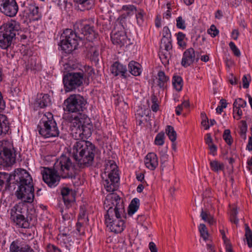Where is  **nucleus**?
<instances>
[{"label":"nucleus","instance_id":"obj_1","mask_svg":"<svg viewBox=\"0 0 252 252\" xmlns=\"http://www.w3.org/2000/svg\"><path fill=\"white\" fill-rule=\"evenodd\" d=\"M87 100L80 94H71L63 104L65 111L74 113L71 117L70 130L76 139L87 138L92 134L93 126L88 117L83 112L86 109Z\"/></svg>","mask_w":252,"mask_h":252},{"label":"nucleus","instance_id":"obj_2","mask_svg":"<svg viewBox=\"0 0 252 252\" xmlns=\"http://www.w3.org/2000/svg\"><path fill=\"white\" fill-rule=\"evenodd\" d=\"M104 206L108 208L105 215L107 227L115 233H121L125 227V221L122 219L125 212L123 200L117 194L110 193L106 197Z\"/></svg>","mask_w":252,"mask_h":252},{"label":"nucleus","instance_id":"obj_3","mask_svg":"<svg viewBox=\"0 0 252 252\" xmlns=\"http://www.w3.org/2000/svg\"><path fill=\"white\" fill-rule=\"evenodd\" d=\"M70 153L79 169H84L93 164L95 146L89 141H76L70 149Z\"/></svg>","mask_w":252,"mask_h":252},{"label":"nucleus","instance_id":"obj_4","mask_svg":"<svg viewBox=\"0 0 252 252\" xmlns=\"http://www.w3.org/2000/svg\"><path fill=\"white\" fill-rule=\"evenodd\" d=\"M13 183L18 185V189L15 192L17 199L24 202L31 203L34 197L32 179L26 170H22L12 174Z\"/></svg>","mask_w":252,"mask_h":252},{"label":"nucleus","instance_id":"obj_5","mask_svg":"<svg viewBox=\"0 0 252 252\" xmlns=\"http://www.w3.org/2000/svg\"><path fill=\"white\" fill-rule=\"evenodd\" d=\"M21 31L19 22L11 20L0 27V47L7 50L11 47L16 34Z\"/></svg>","mask_w":252,"mask_h":252},{"label":"nucleus","instance_id":"obj_6","mask_svg":"<svg viewBox=\"0 0 252 252\" xmlns=\"http://www.w3.org/2000/svg\"><path fill=\"white\" fill-rule=\"evenodd\" d=\"M79 32L75 31L74 25L73 30L67 29L64 31L62 35L63 39L60 42V46L62 50L66 53H70L77 49L78 46L81 44L83 46V34L79 35Z\"/></svg>","mask_w":252,"mask_h":252},{"label":"nucleus","instance_id":"obj_7","mask_svg":"<svg viewBox=\"0 0 252 252\" xmlns=\"http://www.w3.org/2000/svg\"><path fill=\"white\" fill-rule=\"evenodd\" d=\"M54 167L63 178H72V170H79L77 164H73L69 157L62 155L54 163Z\"/></svg>","mask_w":252,"mask_h":252},{"label":"nucleus","instance_id":"obj_8","mask_svg":"<svg viewBox=\"0 0 252 252\" xmlns=\"http://www.w3.org/2000/svg\"><path fill=\"white\" fill-rule=\"evenodd\" d=\"M37 130L39 133L45 138L57 137L59 135L57 123L53 116L43 118L37 126Z\"/></svg>","mask_w":252,"mask_h":252},{"label":"nucleus","instance_id":"obj_9","mask_svg":"<svg viewBox=\"0 0 252 252\" xmlns=\"http://www.w3.org/2000/svg\"><path fill=\"white\" fill-rule=\"evenodd\" d=\"M75 31L83 34V41L86 38L89 41H93L97 37V34L94 30V22L87 20H79L74 24Z\"/></svg>","mask_w":252,"mask_h":252},{"label":"nucleus","instance_id":"obj_10","mask_svg":"<svg viewBox=\"0 0 252 252\" xmlns=\"http://www.w3.org/2000/svg\"><path fill=\"white\" fill-rule=\"evenodd\" d=\"M106 170L109 172L108 175V179L104 181V186L108 192H113L117 190L118 183L120 180L118 173V167L115 162L113 160L109 161Z\"/></svg>","mask_w":252,"mask_h":252},{"label":"nucleus","instance_id":"obj_11","mask_svg":"<svg viewBox=\"0 0 252 252\" xmlns=\"http://www.w3.org/2000/svg\"><path fill=\"white\" fill-rule=\"evenodd\" d=\"M84 73L82 70L79 71L67 72L63 77V83L66 92L72 91L83 84Z\"/></svg>","mask_w":252,"mask_h":252},{"label":"nucleus","instance_id":"obj_12","mask_svg":"<svg viewBox=\"0 0 252 252\" xmlns=\"http://www.w3.org/2000/svg\"><path fill=\"white\" fill-rule=\"evenodd\" d=\"M41 174L44 182L51 188L57 186L60 180V174H58V171L54 167L53 169L49 167H43Z\"/></svg>","mask_w":252,"mask_h":252},{"label":"nucleus","instance_id":"obj_13","mask_svg":"<svg viewBox=\"0 0 252 252\" xmlns=\"http://www.w3.org/2000/svg\"><path fill=\"white\" fill-rule=\"evenodd\" d=\"M0 11L7 16L13 17L18 11V6L15 0H0Z\"/></svg>","mask_w":252,"mask_h":252},{"label":"nucleus","instance_id":"obj_14","mask_svg":"<svg viewBox=\"0 0 252 252\" xmlns=\"http://www.w3.org/2000/svg\"><path fill=\"white\" fill-rule=\"evenodd\" d=\"M199 59V53L196 52V56L194 49L189 48L184 52L181 64L184 67H187L192 64L195 60L197 62Z\"/></svg>","mask_w":252,"mask_h":252},{"label":"nucleus","instance_id":"obj_15","mask_svg":"<svg viewBox=\"0 0 252 252\" xmlns=\"http://www.w3.org/2000/svg\"><path fill=\"white\" fill-rule=\"evenodd\" d=\"M61 194L66 208H69L74 204L76 193L72 190L67 188H63L61 189Z\"/></svg>","mask_w":252,"mask_h":252},{"label":"nucleus","instance_id":"obj_16","mask_svg":"<svg viewBox=\"0 0 252 252\" xmlns=\"http://www.w3.org/2000/svg\"><path fill=\"white\" fill-rule=\"evenodd\" d=\"M144 164L146 167L154 170L158 165V158L154 153H149L145 157Z\"/></svg>","mask_w":252,"mask_h":252},{"label":"nucleus","instance_id":"obj_17","mask_svg":"<svg viewBox=\"0 0 252 252\" xmlns=\"http://www.w3.org/2000/svg\"><path fill=\"white\" fill-rule=\"evenodd\" d=\"M10 252H34L29 245L20 246L19 241H13L10 246Z\"/></svg>","mask_w":252,"mask_h":252},{"label":"nucleus","instance_id":"obj_18","mask_svg":"<svg viewBox=\"0 0 252 252\" xmlns=\"http://www.w3.org/2000/svg\"><path fill=\"white\" fill-rule=\"evenodd\" d=\"M110 70L112 74L115 76L119 75L126 77L125 74L126 72V68L125 65H123L118 62H115L111 66Z\"/></svg>","mask_w":252,"mask_h":252},{"label":"nucleus","instance_id":"obj_19","mask_svg":"<svg viewBox=\"0 0 252 252\" xmlns=\"http://www.w3.org/2000/svg\"><path fill=\"white\" fill-rule=\"evenodd\" d=\"M10 219L16 223V225L21 228H28L30 223L28 220L23 215L15 216Z\"/></svg>","mask_w":252,"mask_h":252},{"label":"nucleus","instance_id":"obj_20","mask_svg":"<svg viewBox=\"0 0 252 252\" xmlns=\"http://www.w3.org/2000/svg\"><path fill=\"white\" fill-rule=\"evenodd\" d=\"M36 104L41 108L47 107L51 103V98L48 94H39L36 101Z\"/></svg>","mask_w":252,"mask_h":252},{"label":"nucleus","instance_id":"obj_21","mask_svg":"<svg viewBox=\"0 0 252 252\" xmlns=\"http://www.w3.org/2000/svg\"><path fill=\"white\" fill-rule=\"evenodd\" d=\"M29 16L31 17L33 21L40 19L41 14L39 11V8L34 3H31L28 6Z\"/></svg>","mask_w":252,"mask_h":252},{"label":"nucleus","instance_id":"obj_22","mask_svg":"<svg viewBox=\"0 0 252 252\" xmlns=\"http://www.w3.org/2000/svg\"><path fill=\"white\" fill-rule=\"evenodd\" d=\"M9 129V122L6 116L0 114V135L6 134Z\"/></svg>","mask_w":252,"mask_h":252},{"label":"nucleus","instance_id":"obj_23","mask_svg":"<svg viewBox=\"0 0 252 252\" xmlns=\"http://www.w3.org/2000/svg\"><path fill=\"white\" fill-rule=\"evenodd\" d=\"M158 85L160 88L164 89L166 87L167 83L169 81V77L166 76L163 71H159L158 73Z\"/></svg>","mask_w":252,"mask_h":252},{"label":"nucleus","instance_id":"obj_24","mask_svg":"<svg viewBox=\"0 0 252 252\" xmlns=\"http://www.w3.org/2000/svg\"><path fill=\"white\" fill-rule=\"evenodd\" d=\"M140 67V64L134 61H131L128 64L129 71L134 76L140 75L141 72Z\"/></svg>","mask_w":252,"mask_h":252},{"label":"nucleus","instance_id":"obj_25","mask_svg":"<svg viewBox=\"0 0 252 252\" xmlns=\"http://www.w3.org/2000/svg\"><path fill=\"white\" fill-rule=\"evenodd\" d=\"M140 206V200L137 198H133L130 202L128 208V214L129 216L133 215L139 209Z\"/></svg>","mask_w":252,"mask_h":252},{"label":"nucleus","instance_id":"obj_26","mask_svg":"<svg viewBox=\"0 0 252 252\" xmlns=\"http://www.w3.org/2000/svg\"><path fill=\"white\" fill-rule=\"evenodd\" d=\"M73 1L80 5L79 8L81 11L90 9L93 4L92 0H73Z\"/></svg>","mask_w":252,"mask_h":252},{"label":"nucleus","instance_id":"obj_27","mask_svg":"<svg viewBox=\"0 0 252 252\" xmlns=\"http://www.w3.org/2000/svg\"><path fill=\"white\" fill-rule=\"evenodd\" d=\"M12 181V174H9L5 172L0 173V191L1 190L4 183H6L7 185H9Z\"/></svg>","mask_w":252,"mask_h":252},{"label":"nucleus","instance_id":"obj_28","mask_svg":"<svg viewBox=\"0 0 252 252\" xmlns=\"http://www.w3.org/2000/svg\"><path fill=\"white\" fill-rule=\"evenodd\" d=\"M126 36L122 35L120 33H116L111 35V39L114 44H118L120 46L124 45Z\"/></svg>","mask_w":252,"mask_h":252},{"label":"nucleus","instance_id":"obj_29","mask_svg":"<svg viewBox=\"0 0 252 252\" xmlns=\"http://www.w3.org/2000/svg\"><path fill=\"white\" fill-rule=\"evenodd\" d=\"M160 49H163L165 51H172V45L171 38H162L160 45Z\"/></svg>","mask_w":252,"mask_h":252},{"label":"nucleus","instance_id":"obj_30","mask_svg":"<svg viewBox=\"0 0 252 252\" xmlns=\"http://www.w3.org/2000/svg\"><path fill=\"white\" fill-rule=\"evenodd\" d=\"M210 166L212 171L215 172H218L220 171H223L224 169V164L219 162L217 160L210 161Z\"/></svg>","mask_w":252,"mask_h":252},{"label":"nucleus","instance_id":"obj_31","mask_svg":"<svg viewBox=\"0 0 252 252\" xmlns=\"http://www.w3.org/2000/svg\"><path fill=\"white\" fill-rule=\"evenodd\" d=\"M25 202L22 201V202L19 203L18 204L15 205L13 208L11 210V217H14L15 216L23 215L24 211L22 206Z\"/></svg>","mask_w":252,"mask_h":252},{"label":"nucleus","instance_id":"obj_32","mask_svg":"<svg viewBox=\"0 0 252 252\" xmlns=\"http://www.w3.org/2000/svg\"><path fill=\"white\" fill-rule=\"evenodd\" d=\"M165 132L169 139L174 142L176 141L177 138V133L174 130V127L171 126H167L165 128Z\"/></svg>","mask_w":252,"mask_h":252},{"label":"nucleus","instance_id":"obj_33","mask_svg":"<svg viewBox=\"0 0 252 252\" xmlns=\"http://www.w3.org/2000/svg\"><path fill=\"white\" fill-rule=\"evenodd\" d=\"M200 216L203 220L205 221L208 222L211 225L213 224L215 222L214 218L207 211H204L202 209Z\"/></svg>","mask_w":252,"mask_h":252},{"label":"nucleus","instance_id":"obj_34","mask_svg":"<svg viewBox=\"0 0 252 252\" xmlns=\"http://www.w3.org/2000/svg\"><path fill=\"white\" fill-rule=\"evenodd\" d=\"M245 238L248 247L252 248V231L248 224H245Z\"/></svg>","mask_w":252,"mask_h":252},{"label":"nucleus","instance_id":"obj_35","mask_svg":"<svg viewBox=\"0 0 252 252\" xmlns=\"http://www.w3.org/2000/svg\"><path fill=\"white\" fill-rule=\"evenodd\" d=\"M172 84L177 91H180L183 87L182 78L180 76H174L172 80Z\"/></svg>","mask_w":252,"mask_h":252},{"label":"nucleus","instance_id":"obj_36","mask_svg":"<svg viewBox=\"0 0 252 252\" xmlns=\"http://www.w3.org/2000/svg\"><path fill=\"white\" fill-rule=\"evenodd\" d=\"M159 58L162 62V63L164 64H168L169 61L171 58L170 51V52H163L161 51L159 54Z\"/></svg>","mask_w":252,"mask_h":252},{"label":"nucleus","instance_id":"obj_37","mask_svg":"<svg viewBox=\"0 0 252 252\" xmlns=\"http://www.w3.org/2000/svg\"><path fill=\"white\" fill-rule=\"evenodd\" d=\"M165 134L163 132L158 133L156 136L155 144L158 146H162L164 143Z\"/></svg>","mask_w":252,"mask_h":252},{"label":"nucleus","instance_id":"obj_38","mask_svg":"<svg viewBox=\"0 0 252 252\" xmlns=\"http://www.w3.org/2000/svg\"><path fill=\"white\" fill-rule=\"evenodd\" d=\"M199 231L200 233V236L203 238L204 240L208 239L209 233L206 225L203 223L200 224L199 226Z\"/></svg>","mask_w":252,"mask_h":252},{"label":"nucleus","instance_id":"obj_39","mask_svg":"<svg viewBox=\"0 0 252 252\" xmlns=\"http://www.w3.org/2000/svg\"><path fill=\"white\" fill-rule=\"evenodd\" d=\"M78 220L85 222H87L89 220L86 214V210L83 206H81L80 208V212L78 216Z\"/></svg>","mask_w":252,"mask_h":252},{"label":"nucleus","instance_id":"obj_40","mask_svg":"<svg viewBox=\"0 0 252 252\" xmlns=\"http://www.w3.org/2000/svg\"><path fill=\"white\" fill-rule=\"evenodd\" d=\"M230 133V130L227 129L224 130L223 134V138L228 145H231L233 142Z\"/></svg>","mask_w":252,"mask_h":252},{"label":"nucleus","instance_id":"obj_41","mask_svg":"<svg viewBox=\"0 0 252 252\" xmlns=\"http://www.w3.org/2000/svg\"><path fill=\"white\" fill-rule=\"evenodd\" d=\"M185 37V34L182 32H179L177 33V39L178 41V45L182 47H185L186 46V43L184 41V39Z\"/></svg>","mask_w":252,"mask_h":252},{"label":"nucleus","instance_id":"obj_42","mask_svg":"<svg viewBox=\"0 0 252 252\" xmlns=\"http://www.w3.org/2000/svg\"><path fill=\"white\" fill-rule=\"evenodd\" d=\"M233 105L235 107L237 106L238 108H244L247 105V102L242 98H238L235 100Z\"/></svg>","mask_w":252,"mask_h":252},{"label":"nucleus","instance_id":"obj_43","mask_svg":"<svg viewBox=\"0 0 252 252\" xmlns=\"http://www.w3.org/2000/svg\"><path fill=\"white\" fill-rule=\"evenodd\" d=\"M237 214L238 212L236 209L233 208L231 210L230 214V220L232 222H233L235 224L238 223L239 221V220L237 218Z\"/></svg>","mask_w":252,"mask_h":252},{"label":"nucleus","instance_id":"obj_44","mask_svg":"<svg viewBox=\"0 0 252 252\" xmlns=\"http://www.w3.org/2000/svg\"><path fill=\"white\" fill-rule=\"evenodd\" d=\"M176 26L180 29L185 30L186 29L185 21L182 17L179 16L176 19Z\"/></svg>","mask_w":252,"mask_h":252},{"label":"nucleus","instance_id":"obj_45","mask_svg":"<svg viewBox=\"0 0 252 252\" xmlns=\"http://www.w3.org/2000/svg\"><path fill=\"white\" fill-rule=\"evenodd\" d=\"M251 80V77L250 74L244 75L242 78L243 87L244 88H248L250 82Z\"/></svg>","mask_w":252,"mask_h":252},{"label":"nucleus","instance_id":"obj_46","mask_svg":"<svg viewBox=\"0 0 252 252\" xmlns=\"http://www.w3.org/2000/svg\"><path fill=\"white\" fill-rule=\"evenodd\" d=\"M229 46L230 49L233 52V54L237 57H239L241 55V53L239 49L235 45L233 42L231 41L229 43Z\"/></svg>","mask_w":252,"mask_h":252},{"label":"nucleus","instance_id":"obj_47","mask_svg":"<svg viewBox=\"0 0 252 252\" xmlns=\"http://www.w3.org/2000/svg\"><path fill=\"white\" fill-rule=\"evenodd\" d=\"M135 115L137 125L140 126L142 124V110L139 106L138 109H136Z\"/></svg>","mask_w":252,"mask_h":252},{"label":"nucleus","instance_id":"obj_48","mask_svg":"<svg viewBox=\"0 0 252 252\" xmlns=\"http://www.w3.org/2000/svg\"><path fill=\"white\" fill-rule=\"evenodd\" d=\"M47 252H62L61 250L55 245L49 244L46 246Z\"/></svg>","mask_w":252,"mask_h":252},{"label":"nucleus","instance_id":"obj_49","mask_svg":"<svg viewBox=\"0 0 252 252\" xmlns=\"http://www.w3.org/2000/svg\"><path fill=\"white\" fill-rule=\"evenodd\" d=\"M85 222L83 221L78 220L76 224V230L80 234H84V230L83 229V225Z\"/></svg>","mask_w":252,"mask_h":252},{"label":"nucleus","instance_id":"obj_50","mask_svg":"<svg viewBox=\"0 0 252 252\" xmlns=\"http://www.w3.org/2000/svg\"><path fill=\"white\" fill-rule=\"evenodd\" d=\"M208 32L211 35V36L214 37L218 34L219 31L215 25H212L211 26L210 28L208 30Z\"/></svg>","mask_w":252,"mask_h":252},{"label":"nucleus","instance_id":"obj_51","mask_svg":"<svg viewBox=\"0 0 252 252\" xmlns=\"http://www.w3.org/2000/svg\"><path fill=\"white\" fill-rule=\"evenodd\" d=\"M162 38H171V32L167 27H164L163 28Z\"/></svg>","mask_w":252,"mask_h":252},{"label":"nucleus","instance_id":"obj_52","mask_svg":"<svg viewBox=\"0 0 252 252\" xmlns=\"http://www.w3.org/2000/svg\"><path fill=\"white\" fill-rule=\"evenodd\" d=\"M205 142L208 147L214 144L211 133H208L206 134L205 136Z\"/></svg>","mask_w":252,"mask_h":252},{"label":"nucleus","instance_id":"obj_53","mask_svg":"<svg viewBox=\"0 0 252 252\" xmlns=\"http://www.w3.org/2000/svg\"><path fill=\"white\" fill-rule=\"evenodd\" d=\"M241 125L240 126L239 133H247V125L245 121H241Z\"/></svg>","mask_w":252,"mask_h":252},{"label":"nucleus","instance_id":"obj_54","mask_svg":"<svg viewBox=\"0 0 252 252\" xmlns=\"http://www.w3.org/2000/svg\"><path fill=\"white\" fill-rule=\"evenodd\" d=\"M240 108H238V107L237 106L236 107H235L234 106L233 107V113L236 112L238 116V118H236V117L234 116V118L236 119L237 120L240 119L241 118V116L242 115V111Z\"/></svg>","mask_w":252,"mask_h":252},{"label":"nucleus","instance_id":"obj_55","mask_svg":"<svg viewBox=\"0 0 252 252\" xmlns=\"http://www.w3.org/2000/svg\"><path fill=\"white\" fill-rule=\"evenodd\" d=\"M210 150L209 154L215 156L217 155V147L214 144L208 147Z\"/></svg>","mask_w":252,"mask_h":252},{"label":"nucleus","instance_id":"obj_56","mask_svg":"<svg viewBox=\"0 0 252 252\" xmlns=\"http://www.w3.org/2000/svg\"><path fill=\"white\" fill-rule=\"evenodd\" d=\"M69 236V234L66 233H63L58 235L59 239H62L65 244L66 243L65 241H68L69 240L68 239L70 238V237Z\"/></svg>","mask_w":252,"mask_h":252},{"label":"nucleus","instance_id":"obj_57","mask_svg":"<svg viewBox=\"0 0 252 252\" xmlns=\"http://www.w3.org/2000/svg\"><path fill=\"white\" fill-rule=\"evenodd\" d=\"M98 55H99L98 51L95 50L94 51L93 54L92 56L91 59L95 63H97L98 62V61H99Z\"/></svg>","mask_w":252,"mask_h":252},{"label":"nucleus","instance_id":"obj_58","mask_svg":"<svg viewBox=\"0 0 252 252\" xmlns=\"http://www.w3.org/2000/svg\"><path fill=\"white\" fill-rule=\"evenodd\" d=\"M122 10L125 11H132L133 10H136V8L134 5H125L123 6Z\"/></svg>","mask_w":252,"mask_h":252},{"label":"nucleus","instance_id":"obj_59","mask_svg":"<svg viewBox=\"0 0 252 252\" xmlns=\"http://www.w3.org/2000/svg\"><path fill=\"white\" fill-rule=\"evenodd\" d=\"M149 247L151 252H158L157 247L154 242H151L149 243Z\"/></svg>","mask_w":252,"mask_h":252},{"label":"nucleus","instance_id":"obj_60","mask_svg":"<svg viewBox=\"0 0 252 252\" xmlns=\"http://www.w3.org/2000/svg\"><path fill=\"white\" fill-rule=\"evenodd\" d=\"M224 244L225 245V250L226 252H234L232 249V246L230 241L224 243Z\"/></svg>","mask_w":252,"mask_h":252},{"label":"nucleus","instance_id":"obj_61","mask_svg":"<svg viewBox=\"0 0 252 252\" xmlns=\"http://www.w3.org/2000/svg\"><path fill=\"white\" fill-rule=\"evenodd\" d=\"M155 25L157 28H160L161 26V18L160 15H157L155 20Z\"/></svg>","mask_w":252,"mask_h":252},{"label":"nucleus","instance_id":"obj_62","mask_svg":"<svg viewBox=\"0 0 252 252\" xmlns=\"http://www.w3.org/2000/svg\"><path fill=\"white\" fill-rule=\"evenodd\" d=\"M136 16L137 24L140 26L142 23V12H138Z\"/></svg>","mask_w":252,"mask_h":252},{"label":"nucleus","instance_id":"obj_63","mask_svg":"<svg viewBox=\"0 0 252 252\" xmlns=\"http://www.w3.org/2000/svg\"><path fill=\"white\" fill-rule=\"evenodd\" d=\"M223 16L221 10L218 9L215 13V18L218 19H220Z\"/></svg>","mask_w":252,"mask_h":252},{"label":"nucleus","instance_id":"obj_64","mask_svg":"<svg viewBox=\"0 0 252 252\" xmlns=\"http://www.w3.org/2000/svg\"><path fill=\"white\" fill-rule=\"evenodd\" d=\"M247 149L249 151H252V136L249 137L248 144L247 146Z\"/></svg>","mask_w":252,"mask_h":252}]
</instances>
